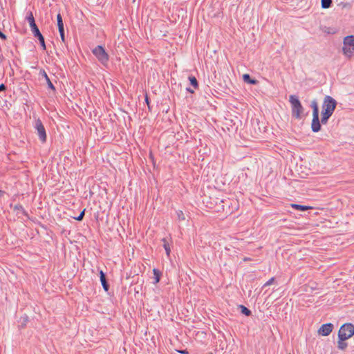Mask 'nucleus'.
I'll list each match as a JSON object with an SVG mask.
<instances>
[{
    "label": "nucleus",
    "mask_w": 354,
    "mask_h": 354,
    "mask_svg": "<svg viewBox=\"0 0 354 354\" xmlns=\"http://www.w3.org/2000/svg\"><path fill=\"white\" fill-rule=\"evenodd\" d=\"M289 102L291 104L292 117L297 120L303 118L304 109L298 97L295 95H290Z\"/></svg>",
    "instance_id": "1"
},
{
    "label": "nucleus",
    "mask_w": 354,
    "mask_h": 354,
    "mask_svg": "<svg viewBox=\"0 0 354 354\" xmlns=\"http://www.w3.org/2000/svg\"><path fill=\"white\" fill-rule=\"evenodd\" d=\"M310 107L313 109V120L311 123V129L314 133H317L322 129L319 117V106L317 100L311 102Z\"/></svg>",
    "instance_id": "2"
},
{
    "label": "nucleus",
    "mask_w": 354,
    "mask_h": 354,
    "mask_svg": "<svg viewBox=\"0 0 354 354\" xmlns=\"http://www.w3.org/2000/svg\"><path fill=\"white\" fill-rule=\"evenodd\" d=\"M92 53L95 56L99 62L104 67H107L109 61V55L104 48L98 45L92 49Z\"/></svg>",
    "instance_id": "3"
},
{
    "label": "nucleus",
    "mask_w": 354,
    "mask_h": 354,
    "mask_svg": "<svg viewBox=\"0 0 354 354\" xmlns=\"http://www.w3.org/2000/svg\"><path fill=\"white\" fill-rule=\"evenodd\" d=\"M336 106L337 101L331 96L326 95L324 99L322 112H325L332 115L336 109Z\"/></svg>",
    "instance_id": "4"
},
{
    "label": "nucleus",
    "mask_w": 354,
    "mask_h": 354,
    "mask_svg": "<svg viewBox=\"0 0 354 354\" xmlns=\"http://www.w3.org/2000/svg\"><path fill=\"white\" fill-rule=\"evenodd\" d=\"M354 335V325L351 323L344 324L339 328L338 336L346 337V339L351 338Z\"/></svg>",
    "instance_id": "5"
},
{
    "label": "nucleus",
    "mask_w": 354,
    "mask_h": 354,
    "mask_svg": "<svg viewBox=\"0 0 354 354\" xmlns=\"http://www.w3.org/2000/svg\"><path fill=\"white\" fill-rule=\"evenodd\" d=\"M35 129L37 131V133L39 136V140L41 142H46V132L44 124L40 119H37L35 120Z\"/></svg>",
    "instance_id": "6"
},
{
    "label": "nucleus",
    "mask_w": 354,
    "mask_h": 354,
    "mask_svg": "<svg viewBox=\"0 0 354 354\" xmlns=\"http://www.w3.org/2000/svg\"><path fill=\"white\" fill-rule=\"evenodd\" d=\"M31 31L34 35L35 37L37 38V39L39 41V44L41 45V47L42 48V50H45L46 49V44H45V39L42 34L41 33L39 29L37 26L31 28Z\"/></svg>",
    "instance_id": "7"
},
{
    "label": "nucleus",
    "mask_w": 354,
    "mask_h": 354,
    "mask_svg": "<svg viewBox=\"0 0 354 354\" xmlns=\"http://www.w3.org/2000/svg\"><path fill=\"white\" fill-rule=\"evenodd\" d=\"M333 324L331 323L324 324L319 328L318 333L322 336H328L333 331Z\"/></svg>",
    "instance_id": "8"
},
{
    "label": "nucleus",
    "mask_w": 354,
    "mask_h": 354,
    "mask_svg": "<svg viewBox=\"0 0 354 354\" xmlns=\"http://www.w3.org/2000/svg\"><path fill=\"white\" fill-rule=\"evenodd\" d=\"M39 75L44 77L46 80V82L48 85V88L52 90L54 93L56 91V88L52 82L50 81L49 77L48 76L46 72L44 69H41L39 71Z\"/></svg>",
    "instance_id": "9"
},
{
    "label": "nucleus",
    "mask_w": 354,
    "mask_h": 354,
    "mask_svg": "<svg viewBox=\"0 0 354 354\" xmlns=\"http://www.w3.org/2000/svg\"><path fill=\"white\" fill-rule=\"evenodd\" d=\"M100 279L102 283V286L105 291H108L109 289V284L106 279L105 273L100 270L99 272Z\"/></svg>",
    "instance_id": "10"
},
{
    "label": "nucleus",
    "mask_w": 354,
    "mask_h": 354,
    "mask_svg": "<svg viewBox=\"0 0 354 354\" xmlns=\"http://www.w3.org/2000/svg\"><path fill=\"white\" fill-rule=\"evenodd\" d=\"M347 339H346L345 336L344 337L338 336V341H337L338 349H339L341 351H344L347 348L348 344L346 342H345V341Z\"/></svg>",
    "instance_id": "11"
},
{
    "label": "nucleus",
    "mask_w": 354,
    "mask_h": 354,
    "mask_svg": "<svg viewBox=\"0 0 354 354\" xmlns=\"http://www.w3.org/2000/svg\"><path fill=\"white\" fill-rule=\"evenodd\" d=\"M26 19L29 23L30 29L34 28V27L37 26L36 23H35V20L33 14H32V12L31 11H29V12H27V15H26Z\"/></svg>",
    "instance_id": "12"
},
{
    "label": "nucleus",
    "mask_w": 354,
    "mask_h": 354,
    "mask_svg": "<svg viewBox=\"0 0 354 354\" xmlns=\"http://www.w3.org/2000/svg\"><path fill=\"white\" fill-rule=\"evenodd\" d=\"M344 45L348 46L354 50V35L346 36L344 39Z\"/></svg>",
    "instance_id": "13"
},
{
    "label": "nucleus",
    "mask_w": 354,
    "mask_h": 354,
    "mask_svg": "<svg viewBox=\"0 0 354 354\" xmlns=\"http://www.w3.org/2000/svg\"><path fill=\"white\" fill-rule=\"evenodd\" d=\"M290 206L293 209L298 210V211H306V210L312 209V207H310V206L302 205H299V204H295V203H292L290 205Z\"/></svg>",
    "instance_id": "14"
},
{
    "label": "nucleus",
    "mask_w": 354,
    "mask_h": 354,
    "mask_svg": "<svg viewBox=\"0 0 354 354\" xmlns=\"http://www.w3.org/2000/svg\"><path fill=\"white\" fill-rule=\"evenodd\" d=\"M243 81L246 83H248L252 85H256L258 84V80L255 79H252L249 74H244L243 75Z\"/></svg>",
    "instance_id": "15"
},
{
    "label": "nucleus",
    "mask_w": 354,
    "mask_h": 354,
    "mask_svg": "<svg viewBox=\"0 0 354 354\" xmlns=\"http://www.w3.org/2000/svg\"><path fill=\"white\" fill-rule=\"evenodd\" d=\"M153 273L154 275V282L153 283L156 284L160 282V278L162 276V272L157 268L153 269Z\"/></svg>",
    "instance_id": "16"
},
{
    "label": "nucleus",
    "mask_w": 354,
    "mask_h": 354,
    "mask_svg": "<svg viewBox=\"0 0 354 354\" xmlns=\"http://www.w3.org/2000/svg\"><path fill=\"white\" fill-rule=\"evenodd\" d=\"M342 50L344 54L348 57H352L354 53V50H353V48L348 46L344 45Z\"/></svg>",
    "instance_id": "17"
},
{
    "label": "nucleus",
    "mask_w": 354,
    "mask_h": 354,
    "mask_svg": "<svg viewBox=\"0 0 354 354\" xmlns=\"http://www.w3.org/2000/svg\"><path fill=\"white\" fill-rule=\"evenodd\" d=\"M321 115H322V118H321V120H319L320 121V124L322 125V124H326L329 118L331 117V115L328 113H326L325 112H322L321 113Z\"/></svg>",
    "instance_id": "18"
},
{
    "label": "nucleus",
    "mask_w": 354,
    "mask_h": 354,
    "mask_svg": "<svg viewBox=\"0 0 354 354\" xmlns=\"http://www.w3.org/2000/svg\"><path fill=\"white\" fill-rule=\"evenodd\" d=\"M188 80L190 82V84L196 89L198 88L199 84L196 78L194 75H189L188 77Z\"/></svg>",
    "instance_id": "19"
},
{
    "label": "nucleus",
    "mask_w": 354,
    "mask_h": 354,
    "mask_svg": "<svg viewBox=\"0 0 354 354\" xmlns=\"http://www.w3.org/2000/svg\"><path fill=\"white\" fill-rule=\"evenodd\" d=\"M332 0H321V6L323 9H327L332 6Z\"/></svg>",
    "instance_id": "20"
},
{
    "label": "nucleus",
    "mask_w": 354,
    "mask_h": 354,
    "mask_svg": "<svg viewBox=\"0 0 354 354\" xmlns=\"http://www.w3.org/2000/svg\"><path fill=\"white\" fill-rule=\"evenodd\" d=\"M161 241L163 243V247L165 250L167 255L169 256L170 252H171V248H170L168 241H167V239L165 238H163Z\"/></svg>",
    "instance_id": "21"
},
{
    "label": "nucleus",
    "mask_w": 354,
    "mask_h": 354,
    "mask_svg": "<svg viewBox=\"0 0 354 354\" xmlns=\"http://www.w3.org/2000/svg\"><path fill=\"white\" fill-rule=\"evenodd\" d=\"M239 308H241V313L245 315V316H250L252 315L251 310L245 306L240 305Z\"/></svg>",
    "instance_id": "22"
},
{
    "label": "nucleus",
    "mask_w": 354,
    "mask_h": 354,
    "mask_svg": "<svg viewBox=\"0 0 354 354\" xmlns=\"http://www.w3.org/2000/svg\"><path fill=\"white\" fill-rule=\"evenodd\" d=\"M176 215H177L178 220L179 221H184L185 219L184 214H183V211H181V210L176 211Z\"/></svg>",
    "instance_id": "23"
},
{
    "label": "nucleus",
    "mask_w": 354,
    "mask_h": 354,
    "mask_svg": "<svg viewBox=\"0 0 354 354\" xmlns=\"http://www.w3.org/2000/svg\"><path fill=\"white\" fill-rule=\"evenodd\" d=\"M14 209L15 210H20L24 215H27V213L23 206L20 204L16 205L14 207Z\"/></svg>",
    "instance_id": "24"
},
{
    "label": "nucleus",
    "mask_w": 354,
    "mask_h": 354,
    "mask_svg": "<svg viewBox=\"0 0 354 354\" xmlns=\"http://www.w3.org/2000/svg\"><path fill=\"white\" fill-rule=\"evenodd\" d=\"M85 210H86L85 209H83V210L80 212V214H79V216H77V217H73V218H74V219H75V220H77V221H82V219L84 218V214H85Z\"/></svg>",
    "instance_id": "25"
},
{
    "label": "nucleus",
    "mask_w": 354,
    "mask_h": 354,
    "mask_svg": "<svg viewBox=\"0 0 354 354\" xmlns=\"http://www.w3.org/2000/svg\"><path fill=\"white\" fill-rule=\"evenodd\" d=\"M57 26L64 25L62 17L61 14H59V13L57 15Z\"/></svg>",
    "instance_id": "26"
},
{
    "label": "nucleus",
    "mask_w": 354,
    "mask_h": 354,
    "mask_svg": "<svg viewBox=\"0 0 354 354\" xmlns=\"http://www.w3.org/2000/svg\"><path fill=\"white\" fill-rule=\"evenodd\" d=\"M274 280H275V278H274V277H272V278H270V279L267 282H266V283H264V285H263V288H265V287H266V286H270V285L272 284V283H274Z\"/></svg>",
    "instance_id": "27"
},
{
    "label": "nucleus",
    "mask_w": 354,
    "mask_h": 354,
    "mask_svg": "<svg viewBox=\"0 0 354 354\" xmlns=\"http://www.w3.org/2000/svg\"><path fill=\"white\" fill-rule=\"evenodd\" d=\"M145 101L147 105L150 104V100L147 93L145 94Z\"/></svg>",
    "instance_id": "28"
},
{
    "label": "nucleus",
    "mask_w": 354,
    "mask_h": 354,
    "mask_svg": "<svg viewBox=\"0 0 354 354\" xmlns=\"http://www.w3.org/2000/svg\"><path fill=\"white\" fill-rule=\"evenodd\" d=\"M6 90V86L4 84H0V92L5 91Z\"/></svg>",
    "instance_id": "29"
},
{
    "label": "nucleus",
    "mask_w": 354,
    "mask_h": 354,
    "mask_svg": "<svg viewBox=\"0 0 354 354\" xmlns=\"http://www.w3.org/2000/svg\"><path fill=\"white\" fill-rule=\"evenodd\" d=\"M58 30L59 33L64 32V27L63 26H58Z\"/></svg>",
    "instance_id": "30"
},
{
    "label": "nucleus",
    "mask_w": 354,
    "mask_h": 354,
    "mask_svg": "<svg viewBox=\"0 0 354 354\" xmlns=\"http://www.w3.org/2000/svg\"><path fill=\"white\" fill-rule=\"evenodd\" d=\"M0 38L3 40H6L7 38L6 35L4 33H3L1 30H0Z\"/></svg>",
    "instance_id": "31"
},
{
    "label": "nucleus",
    "mask_w": 354,
    "mask_h": 354,
    "mask_svg": "<svg viewBox=\"0 0 354 354\" xmlns=\"http://www.w3.org/2000/svg\"><path fill=\"white\" fill-rule=\"evenodd\" d=\"M60 35V37H61V39L63 42H65V35H64V32H62V33H59Z\"/></svg>",
    "instance_id": "32"
},
{
    "label": "nucleus",
    "mask_w": 354,
    "mask_h": 354,
    "mask_svg": "<svg viewBox=\"0 0 354 354\" xmlns=\"http://www.w3.org/2000/svg\"><path fill=\"white\" fill-rule=\"evenodd\" d=\"M186 90L189 93H194V90L192 89L191 88H187Z\"/></svg>",
    "instance_id": "33"
},
{
    "label": "nucleus",
    "mask_w": 354,
    "mask_h": 354,
    "mask_svg": "<svg viewBox=\"0 0 354 354\" xmlns=\"http://www.w3.org/2000/svg\"><path fill=\"white\" fill-rule=\"evenodd\" d=\"M180 353H182V354H187L188 353V352L186 350L181 351H180Z\"/></svg>",
    "instance_id": "34"
},
{
    "label": "nucleus",
    "mask_w": 354,
    "mask_h": 354,
    "mask_svg": "<svg viewBox=\"0 0 354 354\" xmlns=\"http://www.w3.org/2000/svg\"><path fill=\"white\" fill-rule=\"evenodd\" d=\"M147 106H148V109H149V111H151V105H150V104H149V105H147Z\"/></svg>",
    "instance_id": "35"
},
{
    "label": "nucleus",
    "mask_w": 354,
    "mask_h": 354,
    "mask_svg": "<svg viewBox=\"0 0 354 354\" xmlns=\"http://www.w3.org/2000/svg\"><path fill=\"white\" fill-rule=\"evenodd\" d=\"M289 354H290V353H289Z\"/></svg>",
    "instance_id": "36"
}]
</instances>
